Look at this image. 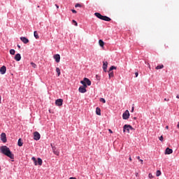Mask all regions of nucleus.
Listing matches in <instances>:
<instances>
[{"label":"nucleus","mask_w":179,"mask_h":179,"mask_svg":"<svg viewBox=\"0 0 179 179\" xmlns=\"http://www.w3.org/2000/svg\"><path fill=\"white\" fill-rule=\"evenodd\" d=\"M75 8H82V5L79 4V3H76L75 5Z\"/></svg>","instance_id":"obj_30"},{"label":"nucleus","mask_w":179,"mask_h":179,"mask_svg":"<svg viewBox=\"0 0 179 179\" xmlns=\"http://www.w3.org/2000/svg\"><path fill=\"white\" fill-rule=\"evenodd\" d=\"M34 36L35 38H36V39L40 38V36H38V34H37V31H35L34 32Z\"/></svg>","instance_id":"obj_21"},{"label":"nucleus","mask_w":179,"mask_h":179,"mask_svg":"<svg viewBox=\"0 0 179 179\" xmlns=\"http://www.w3.org/2000/svg\"><path fill=\"white\" fill-rule=\"evenodd\" d=\"M96 115H101V110L100 109V108L97 107L96 108Z\"/></svg>","instance_id":"obj_17"},{"label":"nucleus","mask_w":179,"mask_h":179,"mask_svg":"<svg viewBox=\"0 0 179 179\" xmlns=\"http://www.w3.org/2000/svg\"><path fill=\"white\" fill-rule=\"evenodd\" d=\"M81 82H85L87 86H90L92 85V81H90V80L87 78H84L83 80H82Z\"/></svg>","instance_id":"obj_6"},{"label":"nucleus","mask_w":179,"mask_h":179,"mask_svg":"<svg viewBox=\"0 0 179 179\" xmlns=\"http://www.w3.org/2000/svg\"><path fill=\"white\" fill-rule=\"evenodd\" d=\"M159 141H160L161 142H163V136H161L159 137Z\"/></svg>","instance_id":"obj_35"},{"label":"nucleus","mask_w":179,"mask_h":179,"mask_svg":"<svg viewBox=\"0 0 179 179\" xmlns=\"http://www.w3.org/2000/svg\"><path fill=\"white\" fill-rule=\"evenodd\" d=\"M71 12H72L73 13H77V12H76V10H71Z\"/></svg>","instance_id":"obj_38"},{"label":"nucleus","mask_w":179,"mask_h":179,"mask_svg":"<svg viewBox=\"0 0 179 179\" xmlns=\"http://www.w3.org/2000/svg\"><path fill=\"white\" fill-rule=\"evenodd\" d=\"M31 160H33V162H34L35 166H37V159H36V157H31Z\"/></svg>","instance_id":"obj_25"},{"label":"nucleus","mask_w":179,"mask_h":179,"mask_svg":"<svg viewBox=\"0 0 179 179\" xmlns=\"http://www.w3.org/2000/svg\"><path fill=\"white\" fill-rule=\"evenodd\" d=\"M53 58L56 62H59L61 61V56L59 54H56L53 56Z\"/></svg>","instance_id":"obj_10"},{"label":"nucleus","mask_w":179,"mask_h":179,"mask_svg":"<svg viewBox=\"0 0 179 179\" xmlns=\"http://www.w3.org/2000/svg\"><path fill=\"white\" fill-rule=\"evenodd\" d=\"M15 50H13V49L10 50V54L11 55H15Z\"/></svg>","instance_id":"obj_29"},{"label":"nucleus","mask_w":179,"mask_h":179,"mask_svg":"<svg viewBox=\"0 0 179 179\" xmlns=\"http://www.w3.org/2000/svg\"><path fill=\"white\" fill-rule=\"evenodd\" d=\"M109 132H110V134H113V131H111V129H109Z\"/></svg>","instance_id":"obj_44"},{"label":"nucleus","mask_w":179,"mask_h":179,"mask_svg":"<svg viewBox=\"0 0 179 179\" xmlns=\"http://www.w3.org/2000/svg\"><path fill=\"white\" fill-rule=\"evenodd\" d=\"M40 138H41V136L40 135V133H38V131H35L34 133V141H40Z\"/></svg>","instance_id":"obj_4"},{"label":"nucleus","mask_w":179,"mask_h":179,"mask_svg":"<svg viewBox=\"0 0 179 179\" xmlns=\"http://www.w3.org/2000/svg\"><path fill=\"white\" fill-rule=\"evenodd\" d=\"M37 164H38V166H41L43 164V159H41V158H38Z\"/></svg>","instance_id":"obj_18"},{"label":"nucleus","mask_w":179,"mask_h":179,"mask_svg":"<svg viewBox=\"0 0 179 179\" xmlns=\"http://www.w3.org/2000/svg\"><path fill=\"white\" fill-rule=\"evenodd\" d=\"M114 69H117V67H115V66H111L108 72H111V71H114Z\"/></svg>","instance_id":"obj_24"},{"label":"nucleus","mask_w":179,"mask_h":179,"mask_svg":"<svg viewBox=\"0 0 179 179\" xmlns=\"http://www.w3.org/2000/svg\"><path fill=\"white\" fill-rule=\"evenodd\" d=\"M56 72L57 73V76L61 75V70L58 67L56 68Z\"/></svg>","instance_id":"obj_23"},{"label":"nucleus","mask_w":179,"mask_h":179,"mask_svg":"<svg viewBox=\"0 0 179 179\" xmlns=\"http://www.w3.org/2000/svg\"><path fill=\"white\" fill-rule=\"evenodd\" d=\"M69 179H76V178L71 177Z\"/></svg>","instance_id":"obj_43"},{"label":"nucleus","mask_w":179,"mask_h":179,"mask_svg":"<svg viewBox=\"0 0 179 179\" xmlns=\"http://www.w3.org/2000/svg\"><path fill=\"white\" fill-rule=\"evenodd\" d=\"M1 100H2V97L0 95V104H1V103H2Z\"/></svg>","instance_id":"obj_40"},{"label":"nucleus","mask_w":179,"mask_h":179,"mask_svg":"<svg viewBox=\"0 0 179 179\" xmlns=\"http://www.w3.org/2000/svg\"><path fill=\"white\" fill-rule=\"evenodd\" d=\"M99 44L100 45V47H104V41H103V40L100 39L99 41Z\"/></svg>","instance_id":"obj_19"},{"label":"nucleus","mask_w":179,"mask_h":179,"mask_svg":"<svg viewBox=\"0 0 179 179\" xmlns=\"http://www.w3.org/2000/svg\"><path fill=\"white\" fill-rule=\"evenodd\" d=\"M135 75H136V78H138V75H139V73L136 72V73H135Z\"/></svg>","instance_id":"obj_36"},{"label":"nucleus","mask_w":179,"mask_h":179,"mask_svg":"<svg viewBox=\"0 0 179 179\" xmlns=\"http://www.w3.org/2000/svg\"><path fill=\"white\" fill-rule=\"evenodd\" d=\"M78 92L80 93H86V92H87V90H86V88H85V87L80 86L78 89Z\"/></svg>","instance_id":"obj_13"},{"label":"nucleus","mask_w":179,"mask_h":179,"mask_svg":"<svg viewBox=\"0 0 179 179\" xmlns=\"http://www.w3.org/2000/svg\"><path fill=\"white\" fill-rule=\"evenodd\" d=\"M148 177L149 178H153V175H152V173H149Z\"/></svg>","instance_id":"obj_34"},{"label":"nucleus","mask_w":179,"mask_h":179,"mask_svg":"<svg viewBox=\"0 0 179 179\" xmlns=\"http://www.w3.org/2000/svg\"><path fill=\"white\" fill-rule=\"evenodd\" d=\"M176 99H179V95H177V96H176Z\"/></svg>","instance_id":"obj_49"},{"label":"nucleus","mask_w":179,"mask_h":179,"mask_svg":"<svg viewBox=\"0 0 179 179\" xmlns=\"http://www.w3.org/2000/svg\"><path fill=\"white\" fill-rule=\"evenodd\" d=\"M0 170H1V167H0Z\"/></svg>","instance_id":"obj_52"},{"label":"nucleus","mask_w":179,"mask_h":179,"mask_svg":"<svg viewBox=\"0 0 179 179\" xmlns=\"http://www.w3.org/2000/svg\"><path fill=\"white\" fill-rule=\"evenodd\" d=\"M140 162H141V164L143 163V160H142V159H140Z\"/></svg>","instance_id":"obj_46"},{"label":"nucleus","mask_w":179,"mask_h":179,"mask_svg":"<svg viewBox=\"0 0 179 179\" xmlns=\"http://www.w3.org/2000/svg\"><path fill=\"white\" fill-rule=\"evenodd\" d=\"M166 129H169V126H166Z\"/></svg>","instance_id":"obj_47"},{"label":"nucleus","mask_w":179,"mask_h":179,"mask_svg":"<svg viewBox=\"0 0 179 179\" xmlns=\"http://www.w3.org/2000/svg\"><path fill=\"white\" fill-rule=\"evenodd\" d=\"M123 120H128L129 118V111L126 110L122 115Z\"/></svg>","instance_id":"obj_7"},{"label":"nucleus","mask_w":179,"mask_h":179,"mask_svg":"<svg viewBox=\"0 0 179 179\" xmlns=\"http://www.w3.org/2000/svg\"><path fill=\"white\" fill-rule=\"evenodd\" d=\"M72 22H73L74 26H78V22L75 20H73Z\"/></svg>","instance_id":"obj_31"},{"label":"nucleus","mask_w":179,"mask_h":179,"mask_svg":"<svg viewBox=\"0 0 179 179\" xmlns=\"http://www.w3.org/2000/svg\"><path fill=\"white\" fill-rule=\"evenodd\" d=\"M100 101H101V103H106V99H104L103 98H101V99H100Z\"/></svg>","instance_id":"obj_33"},{"label":"nucleus","mask_w":179,"mask_h":179,"mask_svg":"<svg viewBox=\"0 0 179 179\" xmlns=\"http://www.w3.org/2000/svg\"><path fill=\"white\" fill-rule=\"evenodd\" d=\"M80 83L83 85V87H85V89L87 87V85L86 84V83L80 81Z\"/></svg>","instance_id":"obj_27"},{"label":"nucleus","mask_w":179,"mask_h":179,"mask_svg":"<svg viewBox=\"0 0 179 179\" xmlns=\"http://www.w3.org/2000/svg\"><path fill=\"white\" fill-rule=\"evenodd\" d=\"M134 108H135L133 106L132 108H131V113H134Z\"/></svg>","instance_id":"obj_41"},{"label":"nucleus","mask_w":179,"mask_h":179,"mask_svg":"<svg viewBox=\"0 0 179 179\" xmlns=\"http://www.w3.org/2000/svg\"><path fill=\"white\" fill-rule=\"evenodd\" d=\"M21 41H22V43H24V44H27V43H29V40L27 39V38L24 37V36H22L20 38Z\"/></svg>","instance_id":"obj_14"},{"label":"nucleus","mask_w":179,"mask_h":179,"mask_svg":"<svg viewBox=\"0 0 179 179\" xmlns=\"http://www.w3.org/2000/svg\"><path fill=\"white\" fill-rule=\"evenodd\" d=\"M156 176H157V177H159V176H162V171H157Z\"/></svg>","instance_id":"obj_28"},{"label":"nucleus","mask_w":179,"mask_h":179,"mask_svg":"<svg viewBox=\"0 0 179 179\" xmlns=\"http://www.w3.org/2000/svg\"><path fill=\"white\" fill-rule=\"evenodd\" d=\"M164 68V66L163 64L157 66L155 69H163Z\"/></svg>","instance_id":"obj_26"},{"label":"nucleus","mask_w":179,"mask_h":179,"mask_svg":"<svg viewBox=\"0 0 179 179\" xmlns=\"http://www.w3.org/2000/svg\"><path fill=\"white\" fill-rule=\"evenodd\" d=\"M129 160H130V162H132V158H131V157H129Z\"/></svg>","instance_id":"obj_42"},{"label":"nucleus","mask_w":179,"mask_h":179,"mask_svg":"<svg viewBox=\"0 0 179 179\" xmlns=\"http://www.w3.org/2000/svg\"><path fill=\"white\" fill-rule=\"evenodd\" d=\"M14 59H15V61L19 62V61H20V59H22V56L20 55V53H17L15 55Z\"/></svg>","instance_id":"obj_15"},{"label":"nucleus","mask_w":179,"mask_h":179,"mask_svg":"<svg viewBox=\"0 0 179 179\" xmlns=\"http://www.w3.org/2000/svg\"><path fill=\"white\" fill-rule=\"evenodd\" d=\"M0 73L1 75H5L6 73V66H2L0 69Z\"/></svg>","instance_id":"obj_11"},{"label":"nucleus","mask_w":179,"mask_h":179,"mask_svg":"<svg viewBox=\"0 0 179 179\" xmlns=\"http://www.w3.org/2000/svg\"><path fill=\"white\" fill-rule=\"evenodd\" d=\"M56 8L58 9L59 8V6L57 4H55Z\"/></svg>","instance_id":"obj_39"},{"label":"nucleus","mask_w":179,"mask_h":179,"mask_svg":"<svg viewBox=\"0 0 179 179\" xmlns=\"http://www.w3.org/2000/svg\"><path fill=\"white\" fill-rule=\"evenodd\" d=\"M173 153V149L167 148L165 150V155H171Z\"/></svg>","instance_id":"obj_16"},{"label":"nucleus","mask_w":179,"mask_h":179,"mask_svg":"<svg viewBox=\"0 0 179 179\" xmlns=\"http://www.w3.org/2000/svg\"><path fill=\"white\" fill-rule=\"evenodd\" d=\"M18 48H20V45H17Z\"/></svg>","instance_id":"obj_48"},{"label":"nucleus","mask_w":179,"mask_h":179,"mask_svg":"<svg viewBox=\"0 0 179 179\" xmlns=\"http://www.w3.org/2000/svg\"><path fill=\"white\" fill-rule=\"evenodd\" d=\"M0 150L3 155L10 157V159H13L14 155L12 154V152H10L9 148H8L6 145L1 146Z\"/></svg>","instance_id":"obj_1"},{"label":"nucleus","mask_w":179,"mask_h":179,"mask_svg":"<svg viewBox=\"0 0 179 179\" xmlns=\"http://www.w3.org/2000/svg\"><path fill=\"white\" fill-rule=\"evenodd\" d=\"M164 101H170V99H167V98H165V99H164Z\"/></svg>","instance_id":"obj_37"},{"label":"nucleus","mask_w":179,"mask_h":179,"mask_svg":"<svg viewBox=\"0 0 179 179\" xmlns=\"http://www.w3.org/2000/svg\"><path fill=\"white\" fill-rule=\"evenodd\" d=\"M31 65L33 68H36L37 65H36V64H34V62L31 63Z\"/></svg>","instance_id":"obj_32"},{"label":"nucleus","mask_w":179,"mask_h":179,"mask_svg":"<svg viewBox=\"0 0 179 179\" xmlns=\"http://www.w3.org/2000/svg\"><path fill=\"white\" fill-rule=\"evenodd\" d=\"M1 140L2 141V142L3 143H6V141H7V139H6V134L1 133Z\"/></svg>","instance_id":"obj_8"},{"label":"nucleus","mask_w":179,"mask_h":179,"mask_svg":"<svg viewBox=\"0 0 179 179\" xmlns=\"http://www.w3.org/2000/svg\"><path fill=\"white\" fill-rule=\"evenodd\" d=\"M130 131H135V129L129 124H124L123 127V132H127V134H129Z\"/></svg>","instance_id":"obj_3"},{"label":"nucleus","mask_w":179,"mask_h":179,"mask_svg":"<svg viewBox=\"0 0 179 179\" xmlns=\"http://www.w3.org/2000/svg\"><path fill=\"white\" fill-rule=\"evenodd\" d=\"M108 76H109V79H111V78H114V72L109 71Z\"/></svg>","instance_id":"obj_20"},{"label":"nucleus","mask_w":179,"mask_h":179,"mask_svg":"<svg viewBox=\"0 0 179 179\" xmlns=\"http://www.w3.org/2000/svg\"><path fill=\"white\" fill-rule=\"evenodd\" d=\"M108 66V62H103V69L104 72H107V67Z\"/></svg>","instance_id":"obj_12"},{"label":"nucleus","mask_w":179,"mask_h":179,"mask_svg":"<svg viewBox=\"0 0 179 179\" xmlns=\"http://www.w3.org/2000/svg\"><path fill=\"white\" fill-rule=\"evenodd\" d=\"M137 159H138V160H140V159H141V157H137Z\"/></svg>","instance_id":"obj_45"},{"label":"nucleus","mask_w":179,"mask_h":179,"mask_svg":"<svg viewBox=\"0 0 179 179\" xmlns=\"http://www.w3.org/2000/svg\"><path fill=\"white\" fill-rule=\"evenodd\" d=\"M94 15L98 17V19H100L101 20H105V22L111 21V18L107 16L102 15L101 14H100V13H95Z\"/></svg>","instance_id":"obj_2"},{"label":"nucleus","mask_w":179,"mask_h":179,"mask_svg":"<svg viewBox=\"0 0 179 179\" xmlns=\"http://www.w3.org/2000/svg\"><path fill=\"white\" fill-rule=\"evenodd\" d=\"M136 176H138V173H136Z\"/></svg>","instance_id":"obj_51"},{"label":"nucleus","mask_w":179,"mask_h":179,"mask_svg":"<svg viewBox=\"0 0 179 179\" xmlns=\"http://www.w3.org/2000/svg\"><path fill=\"white\" fill-rule=\"evenodd\" d=\"M51 147H52V150L54 153V155H56V156H59V151H58V150H57V148L54 145H52V144H51Z\"/></svg>","instance_id":"obj_5"},{"label":"nucleus","mask_w":179,"mask_h":179,"mask_svg":"<svg viewBox=\"0 0 179 179\" xmlns=\"http://www.w3.org/2000/svg\"><path fill=\"white\" fill-rule=\"evenodd\" d=\"M149 68L150 69V65H149Z\"/></svg>","instance_id":"obj_50"},{"label":"nucleus","mask_w":179,"mask_h":179,"mask_svg":"<svg viewBox=\"0 0 179 179\" xmlns=\"http://www.w3.org/2000/svg\"><path fill=\"white\" fill-rule=\"evenodd\" d=\"M17 145L18 146H23V142H22V138H19Z\"/></svg>","instance_id":"obj_22"},{"label":"nucleus","mask_w":179,"mask_h":179,"mask_svg":"<svg viewBox=\"0 0 179 179\" xmlns=\"http://www.w3.org/2000/svg\"><path fill=\"white\" fill-rule=\"evenodd\" d=\"M62 103H64V100L62 99H57L55 101L56 106H58L59 107H61V106H62Z\"/></svg>","instance_id":"obj_9"}]
</instances>
